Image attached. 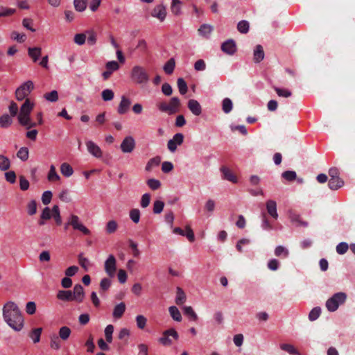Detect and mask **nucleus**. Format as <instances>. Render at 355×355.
<instances>
[{"instance_id": "1", "label": "nucleus", "mask_w": 355, "mask_h": 355, "mask_svg": "<svg viewBox=\"0 0 355 355\" xmlns=\"http://www.w3.org/2000/svg\"><path fill=\"white\" fill-rule=\"evenodd\" d=\"M4 321L16 331H21L24 327V317L17 305L12 302H8L3 308Z\"/></svg>"}, {"instance_id": "2", "label": "nucleus", "mask_w": 355, "mask_h": 355, "mask_svg": "<svg viewBox=\"0 0 355 355\" xmlns=\"http://www.w3.org/2000/svg\"><path fill=\"white\" fill-rule=\"evenodd\" d=\"M130 77L134 83L139 85L146 84L149 80V75L146 69L139 65L132 67Z\"/></svg>"}, {"instance_id": "3", "label": "nucleus", "mask_w": 355, "mask_h": 355, "mask_svg": "<svg viewBox=\"0 0 355 355\" xmlns=\"http://www.w3.org/2000/svg\"><path fill=\"white\" fill-rule=\"evenodd\" d=\"M180 101L178 97H172L168 103L162 102L157 105L159 111L166 112L170 115L180 111Z\"/></svg>"}, {"instance_id": "4", "label": "nucleus", "mask_w": 355, "mask_h": 355, "mask_svg": "<svg viewBox=\"0 0 355 355\" xmlns=\"http://www.w3.org/2000/svg\"><path fill=\"white\" fill-rule=\"evenodd\" d=\"M34 103L29 98H26L20 107L18 120L21 125H27L30 121V114L33 109Z\"/></svg>"}, {"instance_id": "5", "label": "nucleus", "mask_w": 355, "mask_h": 355, "mask_svg": "<svg viewBox=\"0 0 355 355\" xmlns=\"http://www.w3.org/2000/svg\"><path fill=\"white\" fill-rule=\"evenodd\" d=\"M347 298L345 293L339 292L335 293L331 297L327 300L326 302V307L328 311L334 312L336 311L339 305L343 304Z\"/></svg>"}, {"instance_id": "6", "label": "nucleus", "mask_w": 355, "mask_h": 355, "mask_svg": "<svg viewBox=\"0 0 355 355\" xmlns=\"http://www.w3.org/2000/svg\"><path fill=\"white\" fill-rule=\"evenodd\" d=\"M34 89L33 83L28 80L20 85L15 92V96L17 101H23L30 94Z\"/></svg>"}, {"instance_id": "7", "label": "nucleus", "mask_w": 355, "mask_h": 355, "mask_svg": "<svg viewBox=\"0 0 355 355\" xmlns=\"http://www.w3.org/2000/svg\"><path fill=\"white\" fill-rule=\"evenodd\" d=\"M67 225L72 226L73 229L75 230H79L84 235H90V230L85 227L80 221L78 216L76 215H71L69 218Z\"/></svg>"}, {"instance_id": "8", "label": "nucleus", "mask_w": 355, "mask_h": 355, "mask_svg": "<svg viewBox=\"0 0 355 355\" xmlns=\"http://www.w3.org/2000/svg\"><path fill=\"white\" fill-rule=\"evenodd\" d=\"M170 336L175 340L179 338V335L176 330L171 328L162 333V336L159 338V342L164 346H170L173 343L172 340L169 338Z\"/></svg>"}, {"instance_id": "9", "label": "nucleus", "mask_w": 355, "mask_h": 355, "mask_svg": "<svg viewBox=\"0 0 355 355\" xmlns=\"http://www.w3.org/2000/svg\"><path fill=\"white\" fill-rule=\"evenodd\" d=\"M105 271L110 277L115 275L116 270V260L113 254H110L105 262Z\"/></svg>"}, {"instance_id": "10", "label": "nucleus", "mask_w": 355, "mask_h": 355, "mask_svg": "<svg viewBox=\"0 0 355 355\" xmlns=\"http://www.w3.org/2000/svg\"><path fill=\"white\" fill-rule=\"evenodd\" d=\"M184 135L182 133H176L173 135V138L168 140L167 147L171 152H175L178 146L182 144L184 141Z\"/></svg>"}, {"instance_id": "11", "label": "nucleus", "mask_w": 355, "mask_h": 355, "mask_svg": "<svg viewBox=\"0 0 355 355\" xmlns=\"http://www.w3.org/2000/svg\"><path fill=\"white\" fill-rule=\"evenodd\" d=\"M121 150L124 153H132L135 148V141L131 136L125 137L122 141L121 146Z\"/></svg>"}, {"instance_id": "12", "label": "nucleus", "mask_w": 355, "mask_h": 355, "mask_svg": "<svg viewBox=\"0 0 355 355\" xmlns=\"http://www.w3.org/2000/svg\"><path fill=\"white\" fill-rule=\"evenodd\" d=\"M88 152L96 158H101L103 151L101 148L94 141L89 140L85 143Z\"/></svg>"}, {"instance_id": "13", "label": "nucleus", "mask_w": 355, "mask_h": 355, "mask_svg": "<svg viewBox=\"0 0 355 355\" xmlns=\"http://www.w3.org/2000/svg\"><path fill=\"white\" fill-rule=\"evenodd\" d=\"M221 50L226 54L234 55L236 51L235 42L232 39L227 40L222 44Z\"/></svg>"}, {"instance_id": "14", "label": "nucleus", "mask_w": 355, "mask_h": 355, "mask_svg": "<svg viewBox=\"0 0 355 355\" xmlns=\"http://www.w3.org/2000/svg\"><path fill=\"white\" fill-rule=\"evenodd\" d=\"M151 15L163 21L166 16V9L163 5H157L152 10Z\"/></svg>"}, {"instance_id": "15", "label": "nucleus", "mask_w": 355, "mask_h": 355, "mask_svg": "<svg viewBox=\"0 0 355 355\" xmlns=\"http://www.w3.org/2000/svg\"><path fill=\"white\" fill-rule=\"evenodd\" d=\"M73 301H76L78 303L83 302L85 297V293L83 287L78 284L73 287V292L72 293Z\"/></svg>"}, {"instance_id": "16", "label": "nucleus", "mask_w": 355, "mask_h": 355, "mask_svg": "<svg viewBox=\"0 0 355 355\" xmlns=\"http://www.w3.org/2000/svg\"><path fill=\"white\" fill-rule=\"evenodd\" d=\"M131 103L132 102L130 98H127L125 96H122L121 102L117 108L118 113L119 114H125L129 110Z\"/></svg>"}, {"instance_id": "17", "label": "nucleus", "mask_w": 355, "mask_h": 355, "mask_svg": "<svg viewBox=\"0 0 355 355\" xmlns=\"http://www.w3.org/2000/svg\"><path fill=\"white\" fill-rule=\"evenodd\" d=\"M266 210L268 214L275 220L278 218V214L277 211V203L272 200H268L266 203Z\"/></svg>"}, {"instance_id": "18", "label": "nucleus", "mask_w": 355, "mask_h": 355, "mask_svg": "<svg viewBox=\"0 0 355 355\" xmlns=\"http://www.w3.org/2000/svg\"><path fill=\"white\" fill-rule=\"evenodd\" d=\"M220 171L223 173V178L225 180H227L228 181H230L233 183L237 182V178L234 175V174L232 173V171L228 168L227 167L223 166L220 168Z\"/></svg>"}, {"instance_id": "19", "label": "nucleus", "mask_w": 355, "mask_h": 355, "mask_svg": "<svg viewBox=\"0 0 355 355\" xmlns=\"http://www.w3.org/2000/svg\"><path fill=\"white\" fill-rule=\"evenodd\" d=\"M188 107L190 111L196 116H199L202 112L201 106L196 100H189L188 102Z\"/></svg>"}, {"instance_id": "20", "label": "nucleus", "mask_w": 355, "mask_h": 355, "mask_svg": "<svg viewBox=\"0 0 355 355\" xmlns=\"http://www.w3.org/2000/svg\"><path fill=\"white\" fill-rule=\"evenodd\" d=\"M264 58V51L263 46L258 44L255 46L253 53V59L256 63H259Z\"/></svg>"}, {"instance_id": "21", "label": "nucleus", "mask_w": 355, "mask_h": 355, "mask_svg": "<svg viewBox=\"0 0 355 355\" xmlns=\"http://www.w3.org/2000/svg\"><path fill=\"white\" fill-rule=\"evenodd\" d=\"M42 54V49L40 47H29L28 49V55L34 62H37Z\"/></svg>"}, {"instance_id": "22", "label": "nucleus", "mask_w": 355, "mask_h": 355, "mask_svg": "<svg viewBox=\"0 0 355 355\" xmlns=\"http://www.w3.org/2000/svg\"><path fill=\"white\" fill-rule=\"evenodd\" d=\"M344 185V181L340 178H330L328 186L331 190H338Z\"/></svg>"}, {"instance_id": "23", "label": "nucleus", "mask_w": 355, "mask_h": 355, "mask_svg": "<svg viewBox=\"0 0 355 355\" xmlns=\"http://www.w3.org/2000/svg\"><path fill=\"white\" fill-rule=\"evenodd\" d=\"M125 311V304L123 302H121L115 306L113 311V317L119 319L122 317Z\"/></svg>"}, {"instance_id": "24", "label": "nucleus", "mask_w": 355, "mask_h": 355, "mask_svg": "<svg viewBox=\"0 0 355 355\" xmlns=\"http://www.w3.org/2000/svg\"><path fill=\"white\" fill-rule=\"evenodd\" d=\"M160 162H161L160 157L157 156V157H153V158L150 159L148 160V162H147L146 167H145V170L146 171L150 172L153 170V168L158 166L159 165Z\"/></svg>"}, {"instance_id": "25", "label": "nucleus", "mask_w": 355, "mask_h": 355, "mask_svg": "<svg viewBox=\"0 0 355 355\" xmlns=\"http://www.w3.org/2000/svg\"><path fill=\"white\" fill-rule=\"evenodd\" d=\"M57 297L62 301H73L72 291L69 290L59 291L58 293H57Z\"/></svg>"}, {"instance_id": "26", "label": "nucleus", "mask_w": 355, "mask_h": 355, "mask_svg": "<svg viewBox=\"0 0 355 355\" xmlns=\"http://www.w3.org/2000/svg\"><path fill=\"white\" fill-rule=\"evenodd\" d=\"M183 312L184 314L187 315L190 320L195 322L198 320V317L191 306H184L183 309Z\"/></svg>"}, {"instance_id": "27", "label": "nucleus", "mask_w": 355, "mask_h": 355, "mask_svg": "<svg viewBox=\"0 0 355 355\" xmlns=\"http://www.w3.org/2000/svg\"><path fill=\"white\" fill-rule=\"evenodd\" d=\"M61 173L65 177H70L73 173V168L68 163H63L60 166Z\"/></svg>"}, {"instance_id": "28", "label": "nucleus", "mask_w": 355, "mask_h": 355, "mask_svg": "<svg viewBox=\"0 0 355 355\" xmlns=\"http://www.w3.org/2000/svg\"><path fill=\"white\" fill-rule=\"evenodd\" d=\"M186 301V295L184 291L180 288H177L176 297H175V303L178 305L183 304Z\"/></svg>"}, {"instance_id": "29", "label": "nucleus", "mask_w": 355, "mask_h": 355, "mask_svg": "<svg viewBox=\"0 0 355 355\" xmlns=\"http://www.w3.org/2000/svg\"><path fill=\"white\" fill-rule=\"evenodd\" d=\"M10 167L9 158L3 155H0V170L6 171Z\"/></svg>"}, {"instance_id": "30", "label": "nucleus", "mask_w": 355, "mask_h": 355, "mask_svg": "<svg viewBox=\"0 0 355 355\" xmlns=\"http://www.w3.org/2000/svg\"><path fill=\"white\" fill-rule=\"evenodd\" d=\"M168 311H169L171 316L172 317V318L174 320H175L177 322H180L182 320V315H181L179 309L176 306H170L168 309Z\"/></svg>"}, {"instance_id": "31", "label": "nucleus", "mask_w": 355, "mask_h": 355, "mask_svg": "<svg viewBox=\"0 0 355 355\" xmlns=\"http://www.w3.org/2000/svg\"><path fill=\"white\" fill-rule=\"evenodd\" d=\"M12 123V120L8 114H6L0 116V126L1 128H7L10 126Z\"/></svg>"}, {"instance_id": "32", "label": "nucleus", "mask_w": 355, "mask_h": 355, "mask_svg": "<svg viewBox=\"0 0 355 355\" xmlns=\"http://www.w3.org/2000/svg\"><path fill=\"white\" fill-rule=\"evenodd\" d=\"M42 329L41 327L33 329L29 334L34 343H39L40 340V336Z\"/></svg>"}, {"instance_id": "33", "label": "nucleus", "mask_w": 355, "mask_h": 355, "mask_svg": "<svg viewBox=\"0 0 355 355\" xmlns=\"http://www.w3.org/2000/svg\"><path fill=\"white\" fill-rule=\"evenodd\" d=\"M17 157L21 161L25 162L28 160L29 157V151L28 148L21 147L17 153Z\"/></svg>"}, {"instance_id": "34", "label": "nucleus", "mask_w": 355, "mask_h": 355, "mask_svg": "<svg viewBox=\"0 0 355 355\" xmlns=\"http://www.w3.org/2000/svg\"><path fill=\"white\" fill-rule=\"evenodd\" d=\"M58 225L62 224V218L60 214V209L58 205H54L52 208V216Z\"/></svg>"}, {"instance_id": "35", "label": "nucleus", "mask_w": 355, "mask_h": 355, "mask_svg": "<svg viewBox=\"0 0 355 355\" xmlns=\"http://www.w3.org/2000/svg\"><path fill=\"white\" fill-rule=\"evenodd\" d=\"M175 62L173 58L169 59L164 66V71L166 74H171L175 69Z\"/></svg>"}, {"instance_id": "36", "label": "nucleus", "mask_w": 355, "mask_h": 355, "mask_svg": "<svg viewBox=\"0 0 355 355\" xmlns=\"http://www.w3.org/2000/svg\"><path fill=\"white\" fill-rule=\"evenodd\" d=\"M290 219L292 222L296 223L297 226H303L306 227L308 225V223L305 221H302L301 220V218L300 215L295 214V213H291L290 214Z\"/></svg>"}, {"instance_id": "37", "label": "nucleus", "mask_w": 355, "mask_h": 355, "mask_svg": "<svg viewBox=\"0 0 355 355\" xmlns=\"http://www.w3.org/2000/svg\"><path fill=\"white\" fill-rule=\"evenodd\" d=\"M213 31L212 27L210 25L208 24H202L200 26L198 29V32L200 35L208 37L209 35L211 34V31Z\"/></svg>"}, {"instance_id": "38", "label": "nucleus", "mask_w": 355, "mask_h": 355, "mask_svg": "<svg viewBox=\"0 0 355 355\" xmlns=\"http://www.w3.org/2000/svg\"><path fill=\"white\" fill-rule=\"evenodd\" d=\"M177 85L180 94L184 95L188 91L187 84L185 80L182 78H179Z\"/></svg>"}, {"instance_id": "39", "label": "nucleus", "mask_w": 355, "mask_h": 355, "mask_svg": "<svg viewBox=\"0 0 355 355\" xmlns=\"http://www.w3.org/2000/svg\"><path fill=\"white\" fill-rule=\"evenodd\" d=\"M71 329L66 326L62 327L59 330V338L66 340L69 338L71 334Z\"/></svg>"}, {"instance_id": "40", "label": "nucleus", "mask_w": 355, "mask_h": 355, "mask_svg": "<svg viewBox=\"0 0 355 355\" xmlns=\"http://www.w3.org/2000/svg\"><path fill=\"white\" fill-rule=\"evenodd\" d=\"M232 107L233 104L230 98H225L223 100L222 109L225 113H230L232 110Z\"/></svg>"}, {"instance_id": "41", "label": "nucleus", "mask_w": 355, "mask_h": 355, "mask_svg": "<svg viewBox=\"0 0 355 355\" xmlns=\"http://www.w3.org/2000/svg\"><path fill=\"white\" fill-rule=\"evenodd\" d=\"M181 3L180 0H172L171 9L174 15H179L181 13Z\"/></svg>"}, {"instance_id": "42", "label": "nucleus", "mask_w": 355, "mask_h": 355, "mask_svg": "<svg viewBox=\"0 0 355 355\" xmlns=\"http://www.w3.org/2000/svg\"><path fill=\"white\" fill-rule=\"evenodd\" d=\"M60 176L57 173L55 167L53 165H51L50 167V170L48 174V180L50 182L58 181L60 180Z\"/></svg>"}, {"instance_id": "43", "label": "nucleus", "mask_w": 355, "mask_h": 355, "mask_svg": "<svg viewBox=\"0 0 355 355\" xmlns=\"http://www.w3.org/2000/svg\"><path fill=\"white\" fill-rule=\"evenodd\" d=\"M280 348L282 350L289 353L290 354H292V355H300V353L297 352V350L292 345H290V344H282L280 345Z\"/></svg>"}, {"instance_id": "44", "label": "nucleus", "mask_w": 355, "mask_h": 355, "mask_svg": "<svg viewBox=\"0 0 355 355\" xmlns=\"http://www.w3.org/2000/svg\"><path fill=\"white\" fill-rule=\"evenodd\" d=\"M148 187L153 191L157 190L161 187V182L159 180L154 178L148 179L146 181Z\"/></svg>"}, {"instance_id": "45", "label": "nucleus", "mask_w": 355, "mask_h": 355, "mask_svg": "<svg viewBox=\"0 0 355 355\" xmlns=\"http://www.w3.org/2000/svg\"><path fill=\"white\" fill-rule=\"evenodd\" d=\"M275 254L277 257L286 258L288 255V250L284 246L279 245L275 250Z\"/></svg>"}, {"instance_id": "46", "label": "nucleus", "mask_w": 355, "mask_h": 355, "mask_svg": "<svg viewBox=\"0 0 355 355\" xmlns=\"http://www.w3.org/2000/svg\"><path fill=\"white\" fill-rule=\"evenodd\" d=\"M238 31L243 34H245L249 31V23L245 20L239 21L237 24Z\"/></svg>"}, {"instance_id": "47", "label": "nucleus", "mask_w": 355, "mask_h": 355, "mask_svg": "<svg viewBox=\"0 0 355 355\" xmlns=\"http://www.w3.org/2000/svg\"><path fill=\"white\" fill-rule=\"evenodd\" d=\"M321 314V309L319 306L314 307L309 314V319L311 321L317 320Z\"/></svg>"}, {"instance_id": "48", "label": "nucleus", "mask_w": 355, "mask_h": 355, "mask_svg": "<svg viewBox=\"0 0 355 355\" xmlns=\"http://www.w3.org/2000/svg\"><path fill=\"white\" fill-rule=\"evenodd\" d=\"M102 98L104 101H110L114 98V94L112 89H105L101 93Z\"/></svg>"}, {"instance_id": "49", "label": "nucleus", "mask_w": 355, "mask_h": 355, "mask_svg": "<svg viewBox=\"0 0 355 355\" xmlns=\"http://www.w3.org/2000/svg\"><path fill=\"white\" fill-rule=\"evenodd\" d=\"M261 219H262V223H261V227L265 230H270L272 229V225L269 222L266 214L265 212L261 213Z\"/></svg>"}, {"instance_id": "50", "label": "nucleus", "mask_w": 355, "mask_h": 355, "mask_svg": "<svg viewBox=\"0 0 355 355\" xmlns=\"http://www.w3.org/2000/svg\"><path fill=\"white\" fill-rule=\"evenodd\" d=\"M282 177L288 182H292L296 179L297 174L293 171H286L282 173Z\"/></svg>"}, {"instance_id": "51", "label": "nucleus", "mask_w": 355, "mask_h": 355, "mask_svg": "<svg viewBox=\"0 0 355 355\" xmlns=\"http://www.w3.org/2000/svg\"><path fill=\"white\" fill-rule=\"evenodd\" d=\"M75 9L78 12H83L85 10L87 6V0H74L73 1Z\"/></svg>"}, {"instance_id": "52", "label": "nucleus", "mask_w": 355, "mask_h": 355, "mask_svg": "<svg viewBox=\"0 0 355 355\" xmlns=\"http://www.w3.org/2000/svg\"><path fill=\"white\" fill-rule=\"evenodd\" d=\"M37 212V202L35 200H31L27 205V213L30 216L35 214Z\"/></svg>"}, {"instance_id": "53", "label": "nucleus", "mask_w": 355, "mask_h": 355, "mask_svg": "<svg viewBox=\"0 0 355 355\" xmlns=\"http://www.w3.org/2000/svg\"><path fill=\"white\" fill-rule=\"evenodd\" d=\"M114 331V327L112 324H108L105 329V336L107 343H112V334Z\"/></svg>"}, {"instance_id": "54", "label": "nucleus", "mask_w": 355, "mask_h": 355, "mask_svg": "<svg viewBox=\"0 0 355 355\" xmlns=\"http://www.w3.org/2000/svg\"><path fill=\"white\" fill-rule=\"evenodd\" d=\"M50 346L54 349H59L61 347L60 340L57 335H53L51 337Z\"/></svg>"}, {"instance_id": "55", "label": "nucleus", "mask_w": 355, "mask_h": 355, "mask_svg": "<svg viewBox=\"0 0 355 355\" xmlns=\"http://www.w3.org/2000/svg\"><path fill=\"white\" fill-rule=\"evenodd\" d=\"M273 89L279 96L288 98L290 97L292 94L291 92L288 89H282L277 87H273Z\"/></svg>"}, {"instance_id": "56", "label": "nucleus", "mask_w": 355, "mask_h": 355, "mask_svg": "<svg viewBox=\"0 0 355 355\" xmlns=\"http://www.w3.org/2000/svg\"><path fill=\"white\" fill-rule=\"evenodd\" d=\"M164 202L162 200H155L153 203V213L158 214H160L164 209Z\"/></svg>"}, {"instance_id": "57", "label": "nucleus", "mask_w": 355, "mask_h": 355, "mask_svg": "<svg viewBox=\"0 0 355 355\" xmlns=\"http://www.w3.org/2000/svg\"><path fill=\"white\" fill-rule=\"evenodd\" d=\"M78 263L80 265V266L84 268L85 271L88 270V266L89 265V261L87 258H85L83 257V254L80 253L78 255Z\"/></svg>"}, {"instance_id": "58", "label": "nucleus", "mask_w": 355, "mask_h": 355, "mask_svg": "<svg viewBox=\"0 0 355 355\" xmlns=\"http://www.w3.org/2000/svg\"><path fill=\"white\" fill-rule=\"evenodd\" d=\"M130 218L135 223H138L140 220V211L138 209H131L130 211Z\"/></svg>"}, {"instance_id": "59", "label": "nucleus", "mask_w": 355, "mask_h": 355, "mask_svg": "<svg viewBox=\"0 0 355 355\" xmlns=\"http://www.w3.org/2000/svg\"><path fill=\"white\" fill-rule=\"evenodd\" d=\"M44 96L46 101L50 102H55L58 99V92L55 90H53L51 92L46 93Z\"/></svg>"}, {"instance_id": "60", "label": "nucleus", "mask_w": 355, "mask_h": 355, "mask_svg": "<svg viewBox=\"0 0 355 355\" xmlns=\"http://www.w3.org/2000/svg\"><path fill=\"white\" fill-rule=\"evenodd\" d=\"M105 68L112 73L119 69V64L116 61H109L105 64Z\"/></svg>"}, {"instance_id": "61", "label": "nucleus", "mask_w": 355, "mask_h": 355, "mask_svg": "<svg viewBox=\"0 0 355 355\" xmlns=\"http://www.w3.org/2000/svg\"><path fill=\"white\" fill-rule=\"evenodd\" d=\"M137 326L140 329H144L146 327L147 319L142 315H138L136 317Z\"/></svg>"}, {"instance_id": "62", "label": "nucleus", "mask_w": 355, "mask_h": 355, "mask_svg": "<svg viewBox=\"0 0 355 355\" xmlns=\"http://www.w3.org/2000/svg\"><path fill=\"white\" fill-rule=\"evenodd\" d=\"M16 12L15 8L0 7V17H8L13 15Z\"/></svg>"}, {"instance_id": "63", "label": "nucleus", "mask_w": 355, "mask_h": 355, "mask_svg": "<svg viewBox=\"0 0 355 355\" xmlns=\"http://www.w3.org/2000/svg\"><path fill=\"white\" fill-rule=\"evenodd\" d=\"M349 248V247L347 243L341 242L337 245L336 252L339 254H344L347 252Z\"/></svg>"}, {"instance_id": "64", "label": "nucleus", "mask_w": 355, "mask_h": 355, "mask_svg": "<svg viewBox=\"0 0 355 355\" xmlns=\"http://www.w3.org/2000/svg\"><path fill=\"white\" fill-rule=\"evenodd\" d=\"M118 225L115 220H110L106 225V232L108 234H112L116 232Z\"/></svg>"}]
</instances>
